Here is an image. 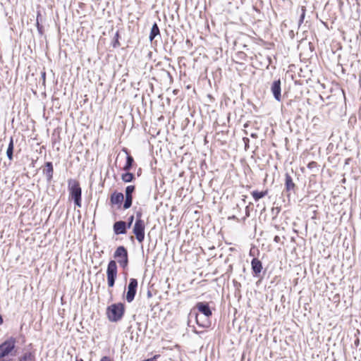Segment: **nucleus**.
Here are the masks:
<instances>
[{
	"instance_id": "1",
	"label": "nucleus",
	"mask_w": 361,
	"mask_h": 361,
	"mask_svg": "<svg viewBox=\"0 0 361 361\" xmlns=\"http://www.w3.org/2000/svg\"><path fill=\"white\" fill-rule=\"evenodd\" d=\"M69 200L74 201L76 207H82V189L78 180L70 179L68 180Z\"/></svg>"
},
{
	"instance_id": "2",
	"label": "nucleus",
	"mask_w": 361,
	"mask_h": 361,
	"mask_svg": "<svg viewBox=\"0 0 361 361\" xmlns=\"http://www.w3.org/2000/svg\"><path fill=\"white\" fill-rule=\"evenodd\" d=\"M125 313V305L121 302L114 303L107 307L106 314L108 319L112 322L120 321Z\"/></svg>"
},
{
	"instance_id": "3",
	"label": "nucleus",
	"mask_w": 361,
	"mask_h": 361,
	"mask_svg": "<svg viewBox=\"0 0 361 361\" xmlns=\"http://www.w3.org/2000/svg\"><path fill=\"white\" fill-rule=\"evenodd\" d=\"M114 257L116 259L119 264V266L126 269L128 266V253L127 249L123 246H118L114 253Z\"/></svg>"
},
{
	"instance_id": "4",
	"label": "nucleus",
	"mask_w": 361,
	"mask_h": 361,
	"mask_svg": "<svg viewBox=\"0 0 361 361\" xmlns=\"http://www.w3.org/2000/svg\"><path fill=\"white\" fill-rule=\"evenodd\" d=\"M118 276V267L116 260H110L106 269V280L109 288H113Z\"/></svg>"
},
{
	"instance_id": "5",
	"label": "nucleus",
	"mask_w": 361,
	"mask_h": 361,
	"mask_svg": "<svg viewBox=\"0 0 361 361\" xmlns=\"http://www.w3.org/2000/svg\"><path fill=\"white\" fill-rule=\"evenodd\" d=\"M145 221H135L133 228V233L138 243H142L145 240Z\"/></svg>"
},
{
	"instance_id": "6",
	"label": "nucleus",
	"mask_w": 361,
	"mask_h": 361,
	"mask_svg": "<svg viewBox=\"0 0 361 361\" xmlns=\"http://www.w3.org/2000/svg\"><path fill=\"white\" fill-rule=\"evenodd\" d=\"M16 345V339L13 337L5 341L0 345V358L8 355L14 349Z\"/></svg>"
},
{
	"instance_id": "7",
	"label": "nucleus",
	"mask_w": 361,
	"mask_h": 361,
	"mask_svg": "<svg viewBox=\"0 0 361 361\" xmlns=\"http://www.w3.org/2000/svg\"><path fill=\"white\" fill-rule=\"evenodd\" d=\"M138 282L136 279H130L129 283L128 285V291L126 293V299L128 302H131L136 295Z\"/></svg>"
},
{
	"instance_id": "8",
	"label": "nucleus",
	"mask_w": 361,
	"mask_h": 361,
	"mask_svg": "<svg viewBox=\"0 0 361 361\" xmlns=\"http://www.w3.org/2000/svg\"><path fill=\"white\" fill-rule=\"evenodd\" d=\"M193 313H199L209 317H211L212 315L209 304L202 302H199L195 305V307L191 314Z\"/></svg>"
},
{
	"instance_id": "9",
	"label": "nucleus",
	"mask_w": 361,
	"mask_h": 361,
	"mask_svg": "<svg viewBox=\"0 0 361 361\" xmlns=\"http://www.w3.org/2000/svg\"><path fill=\"white\" fill-rule=\"evenodd\" d=\"M135 190V186L133 185H128L126 188L125 201L123 205V209H129L132 206L133 199V193Z\"/></svg>"
},
{
	"instance_id": "10",
	"label": "nucleus",
	"mask_w": 361,
	"mask_h": 361,
	"mask_svg": "<svg viewBox=\"0 0 361 361\" xmlns=\"http://www.w3.org/2000/svg\"><path fill=\"white\" fill-rule=\"evenodd\" d=\"M124 200V195L122 192L115 191L110 196V204L111 206H116L118 209L121 208Z\"/></svg>"
},
{
	"instance_id": "11",
	"label": "nucleus",
	"mask_w": 361,
	"mask_h": 361,
	"mask_svg": "<svg viewBox=\"0 0 361 361\" xmlns=\"http://www.w3.org/2000/svg\"><path fill=\"white\" fill-rule=\"evenodd\" d=\"M197 324L202 328H208L210 326V317L204 316L199 313H195Z\"/></svg>"
},
{
	"instance_id": "12",
	"label": "nucleus",
	"mask_w": 361,
	"mask_h": 361,
	"mask_svg": "<svg viewBox=\"0 0 361 361\" xmlns=\"http://www.w3.org/2000/svg\"><path fill=\"white\" fill-rule=\"evenodd\" d=\"M271 92L274 94V98L280 102L281 100V80L280 79H278L277 80H275L273 82L271 86Z\"/></svg>"
},
{
	"instance_id": "13",
	"label": "nucleus",
	"mask_w": 361,
	"mask_h": 361,
	"mask_svg": "<svg viewBox=\"0 0 361 361\" xmlns=\"http://www.w3.org/2000/svg\"><path fill=\"white\" fill-rule=\"evenodd\" d=\"M251 267L255 276H259L263 269L262 262L257 258H253L251 261Z\"/></svg>"
},
{
	"instance_id": "14",
	"label": "nucleus",
	"mask_w": 361,
	"mask_h": 361,
	"mask_svg": "<svg viewBox=\"0 0 361 361\" xmlns=\"http://www.w3.org/2000/svg\"><path fill=\"white\" fill-rule=\"evenodd\" d=\"M113 229L116 235L125 234L126 233L127 224L123 221H118L114 224Z\"/></svg>"
},
{
	"instance_id": "15",
	"label": "nucleus",
	"mask_w": 361,
	"mask_h": 361,
	"mask_svg": "<svg viewBox=\"0 0 361 361\" xmlns=\"http://www.w3.org/2000/svg\"><path fill=\"white\" fill-rule=\"evenodd\" d=\"M43 173L46 176L47 180L48 181H51L52 180L54 174V168L51 162L47 161L44 164Z\"/></svg>"
},
{
	"instance_id": "16",
	"label": "nucleus",
	"mask_w": 361,
	"mask_h": 361,
	"mask_svg": "<svg viewBox=\"0 0 361 361\" xmlns=\"http://www.w3.org/2000/svg\"><path fill=\"white\" fill-rule=\"evenodd\" d=\"M269 194V190L266 189L262 191L253 190L251 195L255 202L259 201L260 199L264 197Z\"/></svg>"
},
{
	"instance_id": "17",
	"label": "nucleus",
	"mask_w": 361,
	"mask_h": 361,
	"mask_svg": "<svg viewBox=\"0 0 361 361\" xmlns=\"http://www.w3.org/2000/svg\"><path fill=\"white\" fill-rule=\"evenodd\" d=\"M125 152L127 154L126 157V163L123 167V170L125 171H129L130 169L132 168L133 164L134 163V159L133 157L128 153L127 149H123Z\"/></svg>"
},
{
	"instance_id": "18",
	"label": "nucleus",
	"mask_w": 361,
	"mask_h": 361,
	"mask_svg": "<svg viewBox=\"0 0 361 361\" xmlns=\"http://www.w3.org/2000/svg\"><path fill=\"white\" fill-rule=\"evenodd\" d=\"M285 187L287 191L293 190L295 188V184L293 183L292 177L288 173L286 174Z\"/></svg>"
},
{
	"instance_id": "19",
	"label": "nucleus",
	"mask_w": 361,
	"mask_h": 361,
	"mask_svg": "<svg viewBox=\"0 0 361 361\" xmlns=\"http://www.w3.org/2000/svg\"><path fill=\"white\" fill-rule=\"evenodd\" d=\"M247 54L243 51H238L235 54V58L233 61L236 63L243 64L245 61H247Z\"/></svg>"
},
{
	"instance_id": "20",
	"label": "nucleus",
	"mask_w": 361,
	"mask_h": 361,
	"mask_svg": "<svg viewBox=\"0 0 361 361\" xmlns=\"http://www.w3.org/2000/svg\"><path fill=\"white\" fill-rule=\"evenodd\" d=\"M160 34L159 28L157 25V24L155 23L151 29L150 34H149V40L152 42L156 36L159 35Z\"/></svg>"
},
{
	"instance_id": "21",
	"label": "nucleus",
	"mask_w": 361,
	"mask_h": 361,
	"mask_svg": "<svg viewBox=\"0 0 361 361\" xmlns=\"http://www.w3.org/2000/svg\"><path fill=\"white\" fill-rule=\"evenodd\" d=\"M13 138L11 137L6 151V155L10 161L13 159Z\"/></svg>"
},
{
	"instance_id": "22",
	"label": "nucleus",
	"mask_w": 361,
	"mask_h": 361,
	"mask_svg": "<svg viewBox=\"0 0 361 361\" xmlns=\"http://www.w3.org/2000/svg\"><path fill=\"white\" fill-rule=\"evenodd\" d=\"M134 178V174L128 171H126V173H123L121 176V179L124 183H130L133 181Z\"/></svg>"
},
{
	"instance_id": "23",
	"label": "nucleus",
	"mask_w": 361,
	"mask_h": 361,
	"mask_svg": "<svg viewBox=\"0 0 361 361\" xmlns=\"http://www.w3.org/2000/svg\"><path fill=\"white\" fill-rule=\"evenodd\" d=\"M20 361H35V355L32 353H25L20 359Z\"/></svg>"
},
{
	"instance_id": "24",
	"label": "nucleus",
	"mask_w": 361,
	"mask_h": 361,
	"mask_svg": "<svg viewBox=\"0 0 361 361\" xmlns=\"http://www.w3.org/2000/svg\"><path fill=\"white\" fill-rule=\"evenodd\" d=\"M305 13H306V7L305 6H302L300 7V19H299V22H298L299 25H300L302 23H303L305 17Z\"/></svg>"
},
{
	"instance_id": "25",
	"label": "nucleus",
	"mask_w": 361,
	"mask_h": 361,
	"mask_svg": "<svg viewBox=\"0 0 361 361\" xmlns=\"http://www.w3.org/2000/svg\"><path fill=\"white\" fill-rule=\"evenodd\" d=\"M119 37H120V35H119V32L117 31L115 34V37H114V41L112 44V46L114 48H116V47H120L121 45V43L119 42Z\"/></svg>"
},
{
	"instance_id": "26",
	"label": "nucleus",
	"mask_w": 361,
	"mask_h": 361,
	"mask_svg": "<svg viewBox=\"0 0 361 361\" xmlns=\"http://www.w3.org/2000/svg\"><path fill=\"white\" fill-rule=\"evenodd\" d=\"M317 167H318V164H317V162H316L314 161H312L307 164V168L310 169H312L317 168Z\"/></svg>"
},
{
	"instance_id": "27",
	"label": "nucleus",
	"mask_w": 361,
	"mask_h": 361,
	"mask_svg": "<svg viewBox=\"0 0 361 361\" xmlns=\"http://www.w3.org/2000/svg\"><path fill=\"white\" fill-rule=\"evenodd\" d=\"M142 213L141 211L137 212L135 221H144V220L142 219Z\"/></svg>"
},
{
	"instance_id": "28",
	"label": "nucleus",
	"mask_w": 361,
	"mask_h": 361,
	"mask_svg": "<svg viewBox=\"0 0 361 361\" xmlns=\"http://www.w3.org/2000/svg\"><path fill=\"white\" fill-rule=\"evenodd\" d=\"M133 219H134V216H130L128 219V226L127 227L130 228L133 221Z\"/></svg>"
},
{
	"instance_id": "29",
	"label": "nucleus",
	"mask_w": 361,
	"mask_h": 361,
	"mask_svg": "<svg viewBox=\"0 0 361 361\" xmlns=\"http://www.w3.org/2000/svg\"><path fill=\"white\" fill-rule=\"evenodd\" d=\"M100 361H113L112 359L109 356H104L101 358Z\"/></svg>"
},
{
	"instance_id": "30",
	"label": "nucleus",
	"mask_w": 361,
	"mask_h": 361,
	"mask_svg": "<svg viewBox=\"0 0 361 361\" xmlns=\"http://www.w3.org/2000/svg\"><path fill=\"white\" fill-rule=\"evenodd\" d=\"M274 241L276 243H281V238L279 236V235H276L274 238Z\"/></svg>"
},
{
	"instance_id": "31",
	"label": "nucleus",
	"mask_w": 361,
	"mask_h": 361,
	"mask_svg": "<svg viewBox=\"0 0 361 361\" xmlns=\"http://www.w3.org/2000/svg\"><path fill=\"white\" fill-rule=\"evenodd\" d=\"M245 216L247 217H248L250 216V205H247L245 207Z\"/></svg>"
},
{
	"instance_id": "32",
	"label": "nucleus",
	"mask_w": 361,
	"mask_h": 361,
	"mask_svg": "<svg viewBox=\"0 0 361 361\" xmlns=\"http://www.w3.org/2000/svg\"><path fill=\"white\" fill-rule=\"evenodd\" d=\"M40 16V13H39L38 15H37V29L39 30H40V29L42 28V26L39 25V22H38V17Z\"/></svg>"
},
{
	"instance_id": "33",
	"label": "nucleus",
	"mask_w": 361,
	"mask_h": 361,
	"mask_svg": "<svg viewBox=\"0 0 361 361\" xmlns=\"http://www.w3.org/2000/svg\"><path fill=\"white\" fill-rule=\"evenodd\" d=\"M42 80H43V83H45V80H46V73L44 71L42 73Z\"/></svg>"
},
{
	"instance_id": "34",
	"label": "nucleus",
	"mask_w": 361,
	"mask_h": 361,
	"mask_svg": "<svg viewBox=\"0 0 361 361\" xmlns=\"http://www.w3.org/2000/svg\"><path fill=\"white\" fill-rule=\"evenodd\" d=\"M4 322L2 317L0 315V325L2 324Z\"/></svg>"
},
{
	"instance_id": "35",
	"label": "nucleus",
	"mask_w": 361,
	"mask_h": 361,
	"mask_svg": "<svg viewBox=\"0 0 361 361\" xmlns=\"http://www.w3.org/2000/svg\"><path fill=\"white\" fill-rule=\"evenodd\" d=\"M75 361H84V360H83L82 358H80V359L76 358V360H75Z\"/></svg>"
},
{
	"instance_id": "36",
	"label": "nucleus",
	"mask_w": 361,
	"mask_h": 361,
	"mask_svg": "<svg viewBox=\"0 0 361 361\" xmlns=\"http://www.w3.org/2000/svg\"><path fill=\"white\" fill-rule=\"evenodd\" d=\"M246 188H247V189H250V185H247V186H246Z\"/></svg>"
},
{
	"instance_id": "37",
	"label": "nucleus",
	"mask_w": 361,
	"mask_h": 361,
	"mask_svg": "<svg viewBox=\"0 0 361 361\" xmlns=\"http://www.w3.org/2000/svg\"><path fill=\"white\" fill-rule=\"evenodd\" d=\"M109 293L111 294L112 293V290H109Z\"/></svg>"
}]
</instances>
